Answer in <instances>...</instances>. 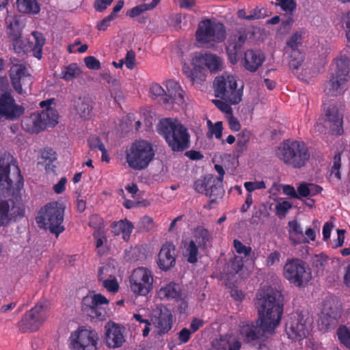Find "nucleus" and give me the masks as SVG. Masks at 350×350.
Here are the masks:
<instances>
[{
    "label": "nucleus",
    "instance_id": "nucleus-39",
    "mask_svg": "<svg viewBox=\"0 0 350 350\" xmlns=\"http://www.w3.org/2000/svg\"><path fill=\"white\" fill-rule=\"evenodd\" d=\"M81 70L75 63L64 66L61 72V78L66 81L78 77L81 74Z\"/></svg>",
    "mask_w": 350,
    "mask_h": 350
},
{
    "label": "nucleus",
    "instance_id": "nucleus-43",
    "mask_svg": "<svg viewBox=\"0 0 350 350\" xmlns=\"http://www.w3.org/2000/svg\"><path fill=\"white\" fill-rule=\"evenodd\" d=\"M198 247L193 240L189 241L185 251L187 260L190 263H195L198 260Z\"/></svg>",
    "mask_w": 350,
    "mask_h": 350
},
{
    "label": "nucleus",
    "instance_id": "nucleus-47",
    "mask_svg": "<svg viewBox=\"0 0 350 350\" xmlns=\"http://www.w3.org/2000/svg\"><path fill=\"white\" fill-rule=\"evenodd\" d=\"M115 269L109 265L101 267L98 270V280L100 282L114 277Z\"/></svg>",
    "mask_w": 350,
    "mask_h": 350
},
{
    "label": "nucleus",
    "instance_id": "nucleus-31",
    "mask_svg": "<svg viewBox=\"0 0 350 350\" xmlns=\"http://www.w3.org/2000/svg\"><path fill=\"white\" fill-rule=\"evenodd\" d=\"M193 237L195 242L198 247L204 249L207 246V243L212 240V236L209 231L203 226H198L193 230Z\"/></svg>",
    "mask_w": 350,
    "mask_h": 350
},
{
    "label": "nucleus",
    "instance_id": "nucleus-13",
    "mask_svg": "<svg viewBox=\"0 0 350 350\" xmlns=\"http://www.w3.org/2000/svg\"><path fill=\"white\" fill-rule=\"evenodd\" d=\"M275 327L258 318L256 321L244 323L240 327V334L243 340L252 343L261 339L266 334H272Z\"/></svg>",
    "mask_w": 350,
    "mask_h": 350
},
{
    "label": "nucleus",
    "instance_id": "nucleus-10",
    "mask_svg": "<svg viewBox=\"0 0 350 350\" xmlns=\"http://www.w3.org/2000/svg\"><path fill=\"white\" fill-rule=\"evenodd\" d=\"M154 152L150 143L145 140L133 142L126 151V162L135 170H142L148 167Z\"/></svg>",
    "mask_w": 350,
    "mask_h": 350
},
{
    "label": "nucleus",
    "instance_id": "nucleus-59",
    "mask_svg": "<svg viewBox=\"0 0 350 350\" xmlns=\"http://www.w3.org/2000/svg\"><path fill=\"white\" fill-rule=\"evenodd\" d=\"M291 207V204L288 201L280 202L275 206L276 213L278 215L284 216Z\"/></svg>",
    "mask_w": 350,
    "mask_h": 350
},
{
    "label": "nucleus",
    "instance_id": "nucleus-53",
    "mask_svg": "<svg viewBox=\"0 0 350 350\" xmlns=\"http://www.w3.org/2000/svg\"><path fill=\"white\" fill-rule=\"evenodd\" d=\"M208 176L203 179H198L194 183L195 190L200 193H204L207 191Z\"/></svg>",
    "mask_w": 350,
    "mask_h": 350
},
{
    "label": "nucleus",
    "instance_id": "nucleus-4",
    "mask_svg": "<svg viewBox=\"0 0 350 350\" xmlns=\"http://www.w3.org/2000/svg\"><path fill=\"white\" fill-rule=\"evenodd\" d=\"M278 158L286 165L301 169L305 167L310 158L306 145L299 141H286L275 150Z\"/></svg>",
    "mask_w": 350,
    "mask_h": 350
},
{
    "label": "nucleus",
    "instance_id": "nucleus-23",
    "mask_svg": "<svg viewBox=\"0 0 350 350\" xmlns=\"http://www.w3.org/2000/svg\"><path fill=\"white\" fill-rule=\"evenodd\" d=\"M105 342L110 348H119L125 342L124 328L113 322H108L105 327Z\"/></svg>",
    "mask_w": 350,
    "mask_h": 350
},
{
    "label": "nucleus",
    "instance_id": "nucleus-22",
    "mask_svg": "<svg viewBox=\"0 0 350 350\" xmlns=\"http://www.w3.org/2000/svg\"><path fill=\"white\" fill-rule=\"evenodd\" d=\"M50 114L55 116L53 109L51 108L47 109L46 111L41 113H33L23 122L22 126L29 133H38L45 129L47 124L46 118H49Z\"/></svg>",
    "mask_w": 350,
    "mask_h": 350
},
{
    "label": "nucleus",
    "instance_id": "nucleus-34",
    "mask_svg": "<svg viewBox=\"0 0 350 350\" xmlns=\"http://www.w3.org/2000/svg\"><path fill=\"white\" fill-rule=\"evenodd\" d=\"M19 12L26 14H36L40 12V6L36 0H17Z\"/></svg>",
    "mask_w": 350,
    "mask_h": 350
},
{
    "label": "nucleus",
    "instance_id": "nucleus-17",
    "mask_svg": "<svg viewBox=\"0 0 350 350\" xmlns=\"http://www.w3.org/2000/svg\"><path fill=\"white\" fill-rule=\"evenodd\" d=\"M109 300L101 294L89 293L81 301V310L90 317L98 319L104 318L103 310L100 308L103 304H107Z\"/></svg>",
    "mask_w": 350,
    "mask_h": 350
},
{
    "label": "nucleus",
    "instance_id": "nucleus-52",
    "mask_svg": "<svg viewBox=\"0 0 350 350\" xmlns=\"http://www.w3.org/2000/svg\"><path fill=\"white\" fill-rule=\"evenodd\" d=\"M278 1L277 5H280L282 10L292 13L296 8V2L295 0H276Z\"/></svg>",
    "mask_w": 350,
    "mask_h": 350
},
{
    "label": "nucleus",
    "instance_id": "nucleus-32",
    "mask_svg": "<svg viewBox=\"0 0 350 350\" xmlns=\"http://www.w3.org/2000/svg\"><path fill=\"white\" fill-rule=\"evenodd\" d=\"M10 62L12 64L10 70L11 81H21L26 75L27 69L21 60L16 58H11Z\"/></svg>",
    "mask_w": 350,
    "mask_h": 350
},
{
    "label": "nucleus",
    "instance_id": "nucleus-3",
    "mask_svg": "<svg viewBox=\"0 0 350 350\" xmlns=\"http://www.w3.org/2000/svg\"><path fill=\"white\" fill-rule=\"evenodd\" d=\"M13 157L8 152H5L0 157V190L4 191L8 195H16L17 200L19 191L23 187V183L21 181L22 177L20 170L15 165Z\"/></svg>",
    "mask_w": 350,
    "mask_h": 350
},
{
    "label": "nucleus",
    "instance_id": "nucleus-33",
    "mask_svg": "<svg viewBox=\"0 0 350 350\" xmlns=\"http://www.w3.org/2000/svg\"><path fill=\"white\" fill-rule=\"evenodd\" d=\"M289 234L290 239L295 244H298L301 243L302 241L308 243V240H305L304 237L303 230L300 226V224L295 220L289 221Z\"/></svg>",
    "mask_w": 350,
    "mask_h": 350
},
{
    "label": "nucleus",
    "instance_id": "nucleus-58",
    "mask_svg": "<svg viewBox=\"0 0 350 350\" xmlns=\"http://www.w3.org/2000/svg\"><path fill=\"white\" fill-rule=\"evenodd\" d=\"M247 191L252 192L256 189H265L266 185L263 180L256 182H246L244 184Z\"/></svg>",
    "mask_w": 350,
    "mask_h": 350
},
{
    "label": "nucleus",
    "instance_id": "nucleus-7",
    "mask_svg": "<svg viewBox=\"0 0 350 350\" xmlns=\"http://www.w3.org/2000/svg\"><path fill=\"white\" fill-rule=\"evenodd\" d=\"M165 89L160 85L152 84L150 88L152 96L160 98L163 106L168 110H178L185 105L184 92L178 83L173 80L166 82Z\"/></svg>",
    "mask_w": 350,
    "mask_h": 350
},
{
    "label": "nucleus",
    "instance_id": "nucleus-2",
    "mask_svg": "<svg viewBox=\"0 0 350 350\" xmlns=\"http://www.w3.org/2000/svg\"><path fill=\"white\" fill-rule=\"evenodd\" d=\"M157 131L174 152H182L189 147L187 129L177 119L164 118L159 121Z\"/></svg>",
    "mask_w": 350,
    "mask_h": 350
},
{
    "label": "nucleus",
    "instance_id": "nucleus-51",
    "mask_svg": "<svg viewBox=\"0 0 350 350\" xmlns=\"http://www.w3.org/2000/svg\"><path fill=\"white\" fill-rule=\"evenodd\" d=\"M233 245L236 252L239 254H243L245 256H248L252 252V247L243 245L240 241L234 239Z\"/></svg>",
    "mask_w": 350,
    "mask_h": 350
},
{
    "label": "nucleus",
    "instance_id": "nucleus-9",
    "mask_svg": "<svg viewBox=\"0 0 350 350\" xmlns=\"http://www.w3.org/2000/svg\"><path fill=\"white\" fill-rule=\"evenodd\" d=\"M243 88V85L238 86L234 76L228 74L217 77L214 81L215 96L230 104H238L241 101Z\"/></svg>",
    "mask_w": 350,
    "mask_h": 350
},
{
    "label": "nucleus",
    "instance_id": "nucleus-30",
    "mask_svg": "<svg viewBox=\"0 0 350 350\" xmlns=\"http://www.w3.org/2000/svg\"><path fill=\"white\" fill-rule=\"evenodd\" d=\"M207 184L206 196L210 198L211 202H216L218 200L221 199L224 193L222 182L217 180V177L209 175Z\"/></svg>",
    "mask_w": 350,
    "mask_h": 350
},
{
    "label": "nucleus",
    "instance_id": "nucleus-27",
    "mask_svg": "<svg viewBox=\"0 0 350 350\" xmlns=\"http://www.w3.org/2000/svg\"><path fill=\"white\" fill-rule=\"evenodd\" d=\"M24 209L18 204H14L13 201L11 204L9 201L1 200L0 202V225H7L11 220V216L16 218L24 215Z\"/></svg>",
    "mask_w": 350,
    "mask_h": 350
},
{
    "label": "nucleus",
    "instance_id": "nucleus-28",
    "mask_svg": "<svg viewBox=\"0 0 350 350\" xmlns=\"http://www.w3.org/2000/svg\"><path fill=\"white\" fill-rule=\"evenodd\" d=\"M5 23L7 25V33L13 42L14 49L19 53L22 49L19 21L15 16L8 15L5 18Z\"/></svg>",
    "mask_w": 350,
    "mask_h": 350
},
{
    "label": "nucleus",
    "instance_id": "nucleus-36",
    "mask_svg": "<svg viewBox=\"0 0 350 350\" xmlns=\"http://www.w3.org/2000/svg\"><path fill=\"white\" fill-rule=\"evenodd\" d=\"M77 114L83 120H88L91 117L92 107L89 101L85 99L79 98L75 103Z\"/></svg>",
    "mask_w": 350,
    "mask_h": 350
},
{
    "label": "nucleus",
    "instance_id": "nucleus-15",
    "mask_svg": "<svg viewBox=\"0 0 350 350\" xmlns=\"http://www.w3.org/2000/svg\"><path fill=\"white\" fill-rule=\"evenodd\" d=\"M98 337L91 329L79 328L71 334L70 345L71 350H97Z\"/></svg>",
    "mask_w": 350,
    "mask_h": 350
},
{
    "label": "nucleus",
    "instance_id": "nucleus-60",
    "mask_svg": "<svg viewBox=\"0 0 350 350\" xmlns=\"http://www.w3.org/2000/svg\"><path fill=\"white\" fill-rule=\"evenodd\" d=\"M213 103L222 112L226 113H232V108L230 103L225 100H213Z\"/></svg>",
    "mask_w": 350,
    "mask_h": 350
},
{
    "label": "nucleus",
    "instance_id": "nucleus-5",
    "mask_svg": "<svg viewBox=\"0 0 350 350\" xmlns=\"http://www.w3.org/2000/svg\"><path fill=\"white\" fill-rule=\"evenodd\" d=\"M226 27L224 23L215 19L206 18L198 23L196 39L203 47L214 49L217 44L225 41Z\"/></svg>",
    "mask_w": 350,
    "mask_h": 350
},
{
    "label": "nucleus",
    "instance_id": "nucleus-64",
    "mask_svg": "<svg viewBox=\"0 0 350 350\" xmlns=\"http://www.w3.org/2000/svg\"><path fill=\"white\" fill-rule=\"evenodd\" d=\"M230 265L232 271L234 273H238L243 267V258L239 256H235L231 261Z\"/></svg>",
    "mask_w": 350,
    "mask_h": 350
},
{
    "label": "nucleus",
    "instance_id": "nucleus-16",
    "mask_svg": "<svg viewBox=\"0 0 350 350\" xmlns=\"http://www.w3.org/2000/svg\"><path fill=\"white\" fill-rule=\"evenodd\" d=\"M153 275L152 272L144 267L133 270L130 284L132 291L139 295H146L152 288Z\"/></svg>",
    "mask_w": 350,
    "mask_h": 350
},
{
    "label": "nucleus",
    "instance_id": "nucleus-14",
    "mask_svg": "<svg viewBox=\"0 0 350 350\" xmlns=\"http://www.w3.org/2000/svg\"><path fill=\"white\" fill-rule=\"evenodd\" d=\"M311 321L308 314H293L286 325V332L289 338L299 341L309 333Z\"/></svg>",
    "mask_w": 350,
    "mask_h": 350
},
{
    "label": "nucleus",
    "instance_id": "nucleus-21",
    "mask_svg": "<svg viewBox=\"0 0 350 350\" xmlns=\"http://www.w3.org/2000/svg\"><path fill=\"white\" fill-rule=\"evenodd\" d=\"M24 111V107L16 105L10 93L5 92L0 96V116L13 120L22 116Z\"/></svg>",
    "mask_w": 350,
    "mask_h": 350
},
{
    "label": "nucleus",
    "instance_id": "nucleus-48",
    "mask_svg": "<svg viewBox=\"0 0 350 350\" xmlns=\"http://www.w3.org/2000/svg\"><path fill=\"white\" fill-rule=\"evenodd\" d=\"M341 165V154L338 152L334 157V163L331 169L330 176H334L338 180L341 179L340 168Z\"/></svg>",
    "mask_w": 350,
    "mask_h": 350
},
{
    "label": "nucleus",
    "instance_id": "nucleus-18",
    "mask_svg": "<svg viewBox=\"0 0 350 350\" xmlns=\"http://www.w3.org/2000/svg\"><path fill=\"white\" fill-rule=\"evenodd\" d=\"M338 309L336 303L332 299L324 301L322 310L319 314L318 326L322 331L334 328L337 324Z\"/></svg>",
    "mask_w": 350,
    "mask_h": 350
},
{
    "label": "nucleus",
    "instance_id": "nucleus-25",
    "mask_svg": "<svg viewBox=\"0 0 350 350\" xmlns=\"http://www.w3.org/2000/svg\"><path fill=\"white\" fill-rule=\"evenodd\" d=\"M191 64L193 67L201 68L206 66L211 72H218L223 68L221 59L212 53L199 54L193 57Z\"/></svg>",
    "mask_w": 350,
    "mask_h": 350
},
{
    "label": "nucleus",
    "instance_id": "nucleus-29",
    "mask_svg": "<svg viewBox=\"0 0 350 350\" xmlns=\"http://www.w3.org/2000/svg\"><path fill=\"white\" fill-rule=\"evenodd\" d=\"M265 59V55L260 51L247 50L244 53L242 64L245 70L254 72L262 65Z\"/></svg>",
    "mask_w": 350,
    "mask_h": 350
},
{
    "label": "nucleus",
    "instance_id": "nucleus-35",
    "mask_svg": "<svg viewBox=\"0 0 350 350\" xmlns=\"http://www.w3.org/2000/svg\"><path fill=\"white\" fill-rule=\"evenodd\" d=\"M213 350H239L241 345L237 341L231 342L226 337H223L213 342Z\"/></svg>",
    "mask_w": 350,
    "mask_h": 350
},
{
    "label": "nucleus",
    "instance_id": "nucleus-19",
    "mask_svg": "<svg viewBox=\"0 0 350 350\" xmlns=\"http://www.w3.org/2000/svg\"><path fill=\"white\" fill-rule=\"evenodd\" d=\"M247 33L244 28L234 30L229 36L226 46V52L230 62L237 63L239 54L241 52L246 40Z\"/></svg>",
    "mask_w": 350,
    "mask_h": 350
},
{
    "label": "nucleus",
    "instance_id": "nucleus-63",
    "mask_svg": "<svg viewBox=\"0 0 350 350\" xmlns=\"http://www.w3.org/2000/svg\"><path fill=\"white\" fill-rule=\"evenodd\" d=\"M265 11L263 8H256L255 9L250 11V14L248 15L247 20L252 21L262 18H265Z\"/></svg>",
    "mask_w": 350,
    "mask_h": 350
},
{
    "label": "nucleus",
    "instance_id": "nucleus-1",
    "mask_svg": "<svg viewBox=\"0 0 350 350\" xmlns=\"http://www.w3.org/2000/svg\"><path fill=\"white\" fill-rule=\"evenodd\" d=\"M282 302L280 291L272 288L262 290L258 294L256 303L258 318L276 327L283 312Z\"/></svg>",
    "mask_w": 350,
    "mask_h": 350
},
{
    "label": "nucleus",
    "instance_id": "nucleus-26",
    "mask_svg": "<svg viewBox=\"0 0 350 350\" xmlns=\"http://www.w3.org/2000/svg\"><path fill=\"white\" fill-rule=\"evenodd\" d=\"M325 122L331 129L332 134L340 135L343 133L342 115L334 104L329 105L325 109Z\"/></svg>",
    "mask_w": 350,
    "mask_h": 350
},
{
    "label": "nucleus",
    "instance_id": "nucleus-46",
    "mask_svg": "<svg viewBox=\"0 0 350 350\" xmlns=\"http://www.w3.org/2000/svg\"><path fill=\"white\" fill-rule=\"evenodd\" d=\"M112 226L117 234H118L120 231L126 233V234H130L132 232V229L133 228L131 223L126 220H121L117 223H113Z\"/></svg>",
    "mask_w": 350,
    "mask_h": 350
},
{
    "label": "nucleus",
    "instance_id": "nucleus-49",
    "mask_svg": "<svg viewBox=\"0 0 350 350\" xmlns=\"http://www.w3.org/2000/svg\"><path fill=\"white\" fill-rule=\"evenodd\" d=\"M250 139V133L248 131H243L238 137L237 146L240 150H243L246 148L247 144Z\"/></svg>",
    "mask_w": 350,
    "mask_h": 350
},
{
    "label": "nucleus",
    "instance_id": "nucleus-6",
    "mask_svg": "<svg viewBox=\"0 0 350 350\" xmlns=\"http://www.w3.org/2000/svg\"><path fill=\"white\" fill-rule=\"evenodd\" d=\"M350 61L346 57L335 59V69L330 73L325 83L324 93L329 96L342 95L348 88L350 81Z\"/></svg>",
    "mask_w": 350,
    "mask_h": 350
},
{
    "label": "nucleus",
    "instance_id": "nucleus-44",
    "mask_svg": "<svg viewBox=\"0 0 350 350\" xmlns=\"http://www.w3.org/2000/svg\"><path fill=\"white\" fill-rule=\"evenodd\" d=\"M301 34L300 33L296 32L287 41L286 48V53H289V51H293L295 50H299L298 46L301 43Z\"/></svg>",
    "mask_w": 350,
    "mask_h": 350
},
{
    "label": "nucleus",
    "instance_id": "nucleus-37",
    "mask_svg": "<svg viewBox=\"0 0 350 350\" xmlns=\"http://www.w3.org/2000/svg\"><path fill=\"white\" fill-rule=\"evenodd\" d=\"M289 57L291 59L288 62L289 68L294 74L297 75L304 63V55L299 50H295L289 51Z\"/></svg>",
    "mask_w": 350,
    "mask_h": 350
},
{
    "label": "nucleus",
    "instance_id": "nucleus-40",
    "mask_svg": "<svg viewBox=\"0 0 350 350\" xmlns=\"http://www.w3.org/2000/svg\"><path fill=\"white\" fill-rule=\"evenodd\" d=\"M32 36L35 40L34 46L32 49L33 55L38 59H41L42 55V47L45 43V38L42 33L33 31Z\"/></svg>",
    "mask_w": 350,
    "mask_h": 350
},
{
    "label": "nucleus",
    "instance_id": "nucleus-41",
    "mask_svg": "<svg viewBox=\"0 0 350 350\" xmlns=\"http://www.w3.org/2000/svg\"><path fill=\"white\" fill-rule=\"evenodd\" d=\"M159 1L160 0H152L150 3H144L135 6L127 12V15L131 18L137 16L144 11L152 10Z\"/></svg>",
    "mask_w": 350,
    "mask_h": 350
},
{
    "label": "nucleus",
    "instance_id": "nucleus-57",
    "mask_svg": "<svg viewBox=\"0 0 350 350\" xmlns=\"http://www.w3.org/2000/svg\"><path fill=\"white\" fill-rule=\"evenodd\" d=\"M85 66L92 70H98L100 68V62L94 56H88L84 58Z\"/></svg>",
    "mask_w": 350,
    "mask_h": 350
},
{
    "label": "nucleus",
    "instance_id": "nucleus-42",
    "mask_svg": "<svg viewBox=\"0 0 350 350\" xmlns=\"http://www.w3.org/2000/svg\"><path fill=\"white\" fill-rule=\"evenodd\" d=\"M94 237L96 240L95 244L97 253L98 255L102 256L107 252L106 248L103 246L104 243L107 241V238L101 230L95 231Z\"/></svg>",
    "mask_w": 350,
    "mask_h": 350
},
{
    "label": "nucleus",
    "instance_id": "nucleus-50",
    "mask_svg": "<svg viewBox=\"0 0 350 350\" xmlns=\"http://www.w3.org/2000/svg\"><path fill=\"white\" fill-rule=\"evenodd\" d=\"M88 146L91 150H103L105 145L101 142L100 139L97 136H91L88 140Z\"/></svg>",
    "mask_w": 350,
    "mask_h": 350
},
{
    "label": "nucleus",
    "instance_id": "nucleus-38",
    "mask_svg": "<svg viewBox=\"0 0 350 350\" xmlns=\"http://www.w3.org/2000/svg\"><path fill=\"white\" fill-rule=\"evenodd\" d=\"M159 297L167 299H174L180 297V287L175 283H170L160 288L159 291Z\"/></svg>",
    "mask_w": 350,
    "mask_h": 350
},
{
    "label": "nucleus",
    "instance_id": "nucleus-24",
    "mask_svg": "<svg viewBox=\"0 0 350 350\" xmlns=\"http://www.w3.org/2000/svg\"><path fill=\"white\" fill-rule=\"evenodd\" d=\"M176 247L172 243L163 244L158 254L157 265L160 269L169 271L176 264Z\"/></svg>",
    "mask_w": 350,
    "mask_h": 350
},
{
    "label": "nucleus",
    "instance_id": "nucleus-11",
    "mask_svg": "<svg viewBox=\"0 0 350 350\" xmlns=\"http://www.w3.org/2000/svg\"><path fill=\"white\" fill-rule=\"evenodd\" d=\"M284 277L297 287H304L312 280V273L308 265L297 258L287 259L283 267Z\"/></svg>",
    "mask_w": 350,
    "mask_h": 350
},
{
    "label": "nucleus",
    "instance_id": "nucleus-20",
    "mask_svg": "<svg viewBox=\"0 0 350 350\" xmlns=\"http://www.w3.org/2000/svg\"><path fill=\"white\" fill-rule=\"evenodd\" d=\"M150 320L160 334L167 333L172 328V314L166 307L157 306L152 311Z\"/></svg>",
    "mask_w": 350,
    "mask_h": 350
},
{
    "label": "nucleus",
    "instance_id": "nucleus-61",
    "mask_svg": "<svg viewBox=\"0 0 350 350\" xmlns=\"http://www.w3.org/2000/svg\"><path fill=\"white\" fill-rule=\"evenodd\" d=\"M310 196V189L307 183H302L297 187V199H302Z\"/></svg>",
    "mask_w": 350,
    "mask_h": 350
},
{
    "label": "nucleus",
    "instance_id": "nucleus-54",
    "mask_svg": "<svg viewBox=\"0 0 350 350\" xmlns=\"http://www.w3.org/2000/svg\"><path fill=\"white\" fill-rule=\"evenodd\" d=\"M102 282H103V286L109 292L115 293V292L118 291V290L119 288L118 283L116 279L115 278V277L110 278V279L105 280Z\"/></svg>",
    "mask_w": 350,
    "mask_h": 350
},
{
    "label": "nucleus",
    "instance_id": "nucleus-55",
    "mask_svg": "<svg viewBox=\"0 0 350 350\" xmlns=\"http://www.w3.org/2000/svg\"><path fill=\"white\" fill-rule=\"evenodd\" d=\"M101 77L106 81V82L111 85L112 88L115 90H118L120 89V81L113 76H112L109 72H105L101 75Z\"/></svg>",
    "mask_w": 350,
    "mask_h": 350
},
{
    "label": "nucleus",
    "instance_id": "nucleus-45",
    "mask_svg": "<svg viewBox=\"0 0 350 350\" xmlns=\"http://www.w3.org/2000/svg\"><path fill=\"white\" fill-rule=\"evenodd\" d=\"M337 336L342 344L350 348V329L346 326L341 325L337 329Z\"/></svg>",
    "mask_w": 350,
    "mask_h": 350
},
{
    "label": "nucleus",
    "instance_id": "nucleus-56",
    "mask_svg": "<svg viewBox=\"0 0 350 350\" xmlns=\"http://www.w3.org/2000/svg\"><path fill=\"white\" fill-rule=\"evenodd\" d=\"M200 68H195L194 70H193L188 65L184 64L183 66V72L189 77L191 81L193 82H198V72L199 71Z\"/></svg>",
    "mask_w": 350,
    "mask_h": 350
},
{
    "label": "nucleus",
    "instance_id": "nucleus-8",
    "mask_svg": "<svg viewBox=\"0 0 350 350\" xmlns=\"http://www.w3.org/2000/svg\"><path fill=\"white\" fill-rule=\"evenodd\" d=\"M64 208L57 202L47 204L42 208L36 220L39 226L48 229L56 237L64 230L62 226Z\"/></svg>",
    "mask_w": 350,
    "mask_h": 350
},
{
    "label": "nucleus",
    "instance_id": "nucleus-62",
    "mask_svg": "<svg viewBox=\"0 0 350 350\" xmlns=\"http://www.w3.org/2000/svg\"><path fill=\"white\" fill-rule=\"evenodd\" d=\"M42 158L52 163L56 161V152L51 148H46L42 152Z\"/></svg>",
    "mask_w": 350,
    "mask_h": 350
},
{
    "label": "nucleus",
    "instance_id": "nucleus-12",
    "mask_svg": "<svg viewBox=\"0 0 350 350\" xmlns=\"http://www.w3.org/2000/svg\"><path fill=\"white\" fill-rule=\"evenodd\" d=\"M47 304L38 302L27 311L18 323V327L23 333L37 331L46 318Z\"/></svg>",
    "mask_w": 350,
    "mask_h": 350
}]
</instances>
